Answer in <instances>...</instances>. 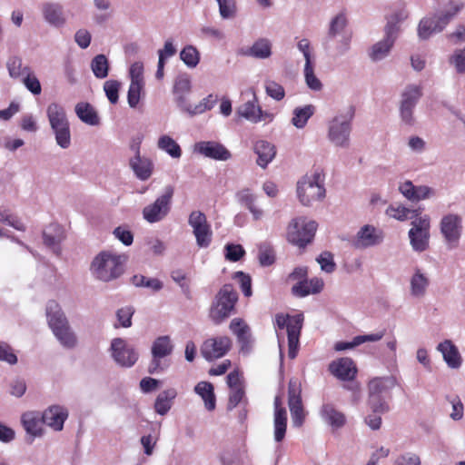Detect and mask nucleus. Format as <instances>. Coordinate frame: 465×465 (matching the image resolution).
<instances>
[{"mask_svg":"<svg viewBox=\"0 0 465 465\" xmlns=\"http://www.w3.org/2000/svg\"><path fill=\"white\" fill-rule=\"evenodd\" d=\"M127 257L112 252H100L92 262L95 277L104 282L118 278L124 272V264Z\"/></svg>","mask_w":465,"mask_h":465,"instance_id":"obj_1","label":"nucleus"},{"mask_svg":"<svg viewBox=\"0 0 465 465\" xmlns=\"http://www.w3.org/2000/svg\"><path fill=\"white\" fill-rule=\"evenodd\" d=\"M46 316L50 328L60 342L65 347H74L76 337L71 331L67 319L55 301H50L47 303Z\"/></svg>","mask_w":465,"mask_h":465,"instance_id":"obj_2","label":"nucleus"},{"mask_svg":"<svg viewBox=\"0 0 465 465\" xmlns=\"http://www.w3.org/2000/svg\"><path fill=\"white\" fill-rule=\"evenodd\" d=\"M238 293L232 284H224L219 290L209 311V317L215 324H221L235 309Z\"/></svg>","mask_w":465,"mask_h":465,"instance_id":"obj_3","label":"nucleus"},{"mask_svg":"<svg viewBox=\"0 0 465 465\" xmlns=\"http://www.w3.org/2000/svg\"><path fill=\"white\" fill-rule=\"evenodd\" d=\"M297 193L303 205H311L313 202L325 196L324 173L322 169H314L312 175H305L297 185Z\"/></svg>","mask_w":465,"mask_h":465,"instance_id":"obj_4","label":"nucleus"},{"mask_svg":"<svg viewBox=\"0 0 465 465\" xmlns=\"http://www.w3.org/2000/svg\"><path fill=\"white\" fill-rule=\"evenodd\" d=\"M303 323V315L296 314L290 316L288 314H276L275 324L282 330L286 328L288 335V356L294 359L298 353L299 339Z\"/></svg>","mask_w":465,"mask_h":465,"instance_id":"obj_5","label":"nucleus"},{"mask_svg":"<svg viewBox=\"0 0 465 465\" xmlns=\"http://www.w3.org/2000/svg\"><path fill=\"white\" fill-rule=\"evenodd\" d=\"M318 224L304 218L293 219L287 228V240L299 248H305L314 238Z\"/></svg>","mask_w":465,"mask_h":465,"instance_id":"obj_6","label":"nucleus"},{"mask_svg":"<svg viewBox=\"0 0 465 465\" xmlns=\"http://www.w3.org/2000/svg\"><path fill=\"white\" fill-rule=\"evenodd\" d=\"M401 20V17L400 14H394L388 20L385 26L384 39L373 45L371 49L370 57L371 60H381L389 54L395 43V40L397 39L398 33L400 31L398 24Z\"/></svg>","mask_w":465,"mask_h":465,"instance_id":"obj_7","label":"nucleus"},{"mask_svg":"<svg viewBox=\"0 0 465 465\" xmlns=\"http://www.w3.org/2000/svg\"><path fill=\"white\" fill-rule=\"evenodd\" d=\"M393 386V381L389 378L376 377L368 383L369 400L368 404L373 412L386 413L390 407L381 398Z\"/></svg>","mask_w":465,"mask_h":465,"instance_id":"obj_8","label":"nucleus"},{"mask_svg":"<svg viewBox=\"0 0 465 465\" xmlns=\"http://www.w3.org/2000/svg\"><path fill=\"white\" fill-rule=\"evenodd\" d=\"M174 189L172 185L164 188L163 193L154 203L145 206L143 210V218L150 223L162 221L171 210V203Z\"/></svg>","mask_w":465,"mask_h":465,"instance_id":"obj_9","label":"nucleus"},{"mask_svg":"<svg viewBox=\"0 0 465 465\" xmlns=\"http://www.w3.org/2000/svg\"><path fill=\"white\" fill-rule=\"evenodd\" d=\"M353 112L333 118L329 124L328 137L336 146L347 147L350 143L351 121Z\"/></svg>","mask_w":465,"mask_h":465,"instance_id":"obj_10","label":"nucleus"},{"mask_svg":"<svg viewBox=\"0 0 465 465\" xmlns=\"http://www.w3.org/2000/svg\"><path fill=\"white\" fill-rule=\"evenodd\" d=\"M188 223L193 228L197 245L200 248H207L212 242L213 232L205 214L200 211H193L189 216Z\"/></svg>","mask_w":465,"mask_h":465,"instance_id":"obj_11","label":"nucleus"},{"mask_svg":"<svg viewBox=\"0 0 465 465\" xmlns=\"http://www.w3.org/2000/svg\"><path fill=\"white\" fill-rule=\"evenodd\" d=\"M411 224L409 232L411 244L414 251L423 252L429 247L430 218L427 215L416 218Z\"/></svg>","mask_w":465,"mask_h":465,"instance_id":"obj_12","label":"nucleus"},{"mask_svg":"<svg viewBox=\"0 0 465 465\" xmlns=\"http://www.w3.org/2000/svg\"><path fill=\"white\" fill-rule=\"evenodd\" d=\"M301 386L297 381L291 380L288 385V405L291 411L292 424L302 427L305 420V411L301 396Z\"/></svg>","mask_w":465,"mask_h":465,"instance_id":"obj_13","label":"nucleus"},{"mask_svg":"<svg viewBox=\"0 0 465 465\" xmlns=\"http://www.w3.org/2000/svg\"><path fill=\"white\" fill-rule=\"evenodd\" d=\"M232 348V340L228 336H217L205 340L201 353L207 361L223 357Z\"/></svg>","mask_w":465,"mask_h":465,"instance_id":"obj_14","label":"nucleus"},{"mask_svg":"<svg viewBox=\"0 0 465 465\" xmlns=\"http://www.w3.org/2000/svg\"><path fill=\"white\" fill-rule=\"evenodd\" d=\"M462 231V220L458 214L450 213L440 221V232L450 247L457 246Z\"/></svg>","mask_w":465,"mask_h":465,"instance_id":"obj_15","label":"nucleus"},{"mask_svg":"<svg viewBox=\"0 0 465 465\" xmlns=\"http://www.w3.org/2000/svg\"><path fill=\"white\" fill-rule=\"evenodd\" d=\"M194 151L205 157L218 161H226L232 156L231 153L224 145L214 141H202L196 143Z\"/></svg>","mask_w":465,"mask_h":465,"instance_id":"obj_16","label":"nucleus"},{"mask_svg":"<svg viewBox=\"0 0 465 465\" xmlns=\"http://www.w3.org/2000/svg\"><path fill=\"white\" fill-rule=\"evenodd\" d=\"M111 348L114 359L122 366L131 367L138 359V355L134 350L128 347L125 341L121 338L114 339Z\"/></svg>","mask_w":465,"mask_h":465,"instance_id":"obj_17","label":"nucleus"},{"mask_svg":"<svg viewBox=\"0 0 465 465\" xmlns=\"http://www.w3.org/2000/svg\"><path fill=\"white\" fill-rule=\"evenodd\" d=\"M383 239L381 231L372 225H364L357 232L352 245L357 249H365L379 244Z\"/></svg>","mask_w":465,"mask_h":465,"instance_id":"obj_18","label":"nucleus"},{"mask_svg":"<svg viewBox=\"0 0 465 465\" xmlns=\"http://www.w3.org/2000/svg\"><path fill=\"white\" fill-rule=\"evenodd\" d=\"M237 113L240 116L249 120L252 123L257 124L262 121H272V114L262 111V108L258 104V101L255 95L252 101H248L242 104Z\"/></svg>","mask_w":465,"mask_h":465,"instance_id":"obj_19","label":"nucleus"},{"mask_svg":"<svg viewBox=\"0 0 465 465\" xmlns=\"http://www.w3.org/2000/svg\"><path fill=\"white\" fill-rule=\"evenodd\" d=\"M328 370L334 377L341 381H352L358 371L354 361L347 357L331 361Z\"/></svg>","mask_w":465,"mask_h":465,"instance_id":"obj_20","label":"nucleus"},{"mask_svg":"<svg viewBox=\"0 0 465 465\" xmlns=\"http://www.w3.org/2000/svg\"><path fill=\"white\" fill-rule=\"evenodd\" d=\"M67 417V410L59 405L50 406L42 413V420L44 424L56 431L63 430L64 423Z\"/></svg>","mask_w":465,"mask_h":465,"instance_id":"obj_21","label":"nucleus"},{"mask_svg":"<svg viewBox=\"0 0 465 465\" xmlns=\"http://www.w3.org/2000/svg\"><path fill=\"white\" fill-rule=\"evenodd\" d=\"M192 89L191 80L188 75L182 74L176 77L173 84V94L178 106L184 112L188 113L191 104L188 103L187 96Z\"/></svg>","mask_w":465,"mask_h":465,"instance_id":"obj_22","label":"nucleus"},{"mask_svg":"<svg viewBox=\"0 0 465 465\" xmlns=\"http://www.w3.org/2000/svg\"><path fill=\"white\" fill-rule=\"evenodd\" d=\"M320 415L324 422L331 426L332 430L341 429L346 423L345 414L336 409L331 403L323 404L321 408Z\"/></svg>","mask_w":465,"mask_h":465,"instance_id":"obj_23","label":"nucleus"},{"mask_svg":"<svg viewBox=\"0 0 465 465\" xmlns=\"http://www.w3.org/2000/svg\"><path fill=\"white\" fill-rule=\"evenodd\" d=\"M64 232L61 225L58 223H51L44 232L43 239L44 243L52 251L59 254L60 253V243L64 239Z\"/></svg>","mask_w":465,"mask_h":465,"instance_id":"obj_24","label":"nucleus"},{"mask_svg":"<svg viewBox=\"0 0 465 465\" xmlns=\"http://www.w3.org/2000/svg\"><path fill=\"white\" fill-rule=\"evenodd\" d=\"M22 424L25 431L33 437H39L43 434L44 423L42 414L37 411H27L22 415Z\"/></svg>","mask_w":465,"mask_h":465,"instance_id":"obj_25","label":"nucleus"},{"mask_svg":"<svg viewBox=\"0 0 465 465\" xmlns=\"http://www.w3.org/2000/svg\"><path fill=\"white\" fill-rule=\"evenodd\" d=\"M253 149L258 156L256 163L262 168L267 167L276 155L275 146L267 141L256 142Z\"/></svg>","mask_w":465,"mask_h":465,"instance_id":"obj_26","label":"nucleus"},{"mask_svg":"<svg viewBox=\"0 0 465 465\" xmlns=\"http://www.w3.org/2000/svg\"><path fill=\"white\" fill-rule=\"evenodd\" d=\"M438 350L442 353L448 366L457 369L461 365V357L458 348L450 340H445L438 345Z\"/></svg>","mask_w":465,"mask_h":465,"instance_id":"obj_27","label":"nucleus"},{"mask_svg":"<svg viewBox=\"0 0 465 465\" xmlns=\"http://www.w3.org/2000/svg\"><path fill=\"white\" fill-rule=\"evenodd\" d=\"M322 288L323 281L319 278H312L298 282L297 284L292 286V292L296 296L305 297L311 293L320 292Z\"/></svg>","mask_w":465,"mask_h":465,"instance_id":"obj_28","label":"nucleus"},{"mask_svg":"<svg viewBox=\"0 0 465 465\" xmlns=\"http://www.w3.org/2000/svg\"><path fill=\"white\" fill-rule=\"evenodd\" d=\"M385 332L386 331L382 330L373 334L355 336L351 341H338L335 343L334 349L336 351H341L345 350L353 349L366 341H377L383 338Z\"/></svg>","mask_w":465,"mask_h":465,"instance_id":"obj_29","label":"nucleus"},{"mask_svg":"<svg viewBox=\"0 0 465 465\" xmlns=\"http://www.w3.org/2000/svg\"><path fill=\"white\" fill-rule=\"evenodd\" d=\"M401 193L411 201H420L429 197L430 188L428 186H415L410 181L403 183L400 186Z\"/></svg>","mask_w":465,"mask_h":465,"instance_id":"obj_30","label":"nucleus"},{"mask_svg":"<svg viewBox=\"0 0 465 465\" xmlns=\"http://www.w3.org/2000/svg\"><path fill=\"white\" fill-rule=\"evenodd\" d=\"M130 165L140 180H147L152 175L153 164L148 159L140 157L138 148L136 149V156L131 160Z\"/></svg>","mask_w":465,"mask_h":465,"instance_id":"obj_31","label":"nucleus"},{"mask_svg":"<svg viewBox=\"0 0 465 465\" xmlns=\"http://www.w3.org/2000/svg\"><path fill=\"white\" fill-rule=\"evenodd\" d=\"M47 116L52 129L69 125L64 109L56 103L49 104Z\"/></svg>","mask_w":465,"mask_h":465,"instance_id":"obj_32","label":"nucleus"},{"mask_svg":"<svg viewBox=\"0 0 465 465\" xmlns=\"http://www.w3.org/2000/svg\"><path fill=\"white\" fill-rule=\"evenodd\" d=\"M444 29L438 16L423 18L420 20L418 27V35L421 39H428L432 34L440 32Z\"/></svg>","mask_w":465,"mask_h":465,"instance_id":"obj_33","label":"nucleus"},{"mask_svg":"<svg viewBox=\"0 0 465 465\" xmlns=\"http://www.w3.org/2000/svg\"><path fill=\"white\" fill-rule=\"evenodd\" d=\"M177 396L175 389H167L162 391L154 402V410L160 415H165L171 409L173 401Z\"/></svg>","mask_w":465,"mask_h":465,"instance_id":"obj_34","label":"nucleus"},{"mask_svg":"<svg viewBox=\"0 0 465 465\" xmlns=\"http://www.w3.org/2000/svg\"><path fill=\"white\" fill-rule=\"evenodd\" d=\"M194 391L199 394L204 401L205 408L208 411H213L216 406V399L213 391V386L211 382L201 381L199 382Z\"/></svg>","mask_w":465,"mask_h":465,"instance_id":"obj_35","label":"nucleus"},{"mask_svg":"<svg viewBox=\"0 0 465 465\" xmlns=\"http://www.w3.org/2000/svg\"><path fill=\"white\" fill-rule=\"evenodd\" d=\"M46 22L54 26H61L64 24L62 9L54 4H45L42 8Z\"/></svg>","mask_w":465,"mask_h":465,"instance_id":"obj_36","label":"nucleus"},{"mask_svg":"<svg viewBox=\"0 0 465 465\" xmlns=\"http://www.w3.org/2000/svg\"><path fill=\"white\" fill-rule=\"evenodd\" d=\"M77 116L85 124L95 125L99 123V118L93 106L88 103H79L75 106Z\"/></svg>","mask_w":465,"mask_h":465,"instance_id":"obj_37","label":"nucleus"},{"mask_svg":"<svg viewBox=\"0 0 465 465\" xmlns=\"http://www.w3.org/2000/svg\"><path fill=\"white\" fill-rule=\"evenodd\" d=\"M315 107L312 104H308L303 107H296L293 110V116L292 119V124L297 128H303L308 120L313 115Z\"/></svg>","mask_w":465,"mask_h":465,"instance_id":"obj_38","label":"nucleus"},{"mask_svg":"<svg viewBox=\"0 0 465 465\" xmlns=\"http://www.w3.org/2000/svg\"><path fill=\"white\" fill-rule=\"evenodd\" d=\"M173 351V344L169 336H160L153 343L152 355L166 357Z\"/></svg>","mask_w":465,"mask_h":465,"instance_id":"obj_39","label":"nucleus"},{"mask_svg":"<svg viewBox=\"0 0 465 465\" xmlns=\"http://www.w3.org/2000/svg\"><path fill=\"white\" fill-rule=\"evenodd\" d=\"M348 24L347 17L345 14L341 13L337 15L330 24V28L328 31L327 35V43H325L326 45H330L329 41L335 38L337 35H341L343 30L345 29L346 25Z\"/></svg>","mask_w":465,"mask_h":465,"instance_id":"obj_40","label":"nucleus"},{"mask_svg":"<svg viewBox=\"0 0 465 465\" xmlns=\"http://www.w3.org/2000/svg\"><path fill=\"white\" fill-rule=\"evenodd\" d=\"M6 67L12 78L18 79L28 74L31 70L28 66H23L22 59L18 56H12L7 60Z\"/></svg>","mask_w":465,"mask_h":465,"instance_id":"obj_41","label":"nucleus"},{"mask_svg":"<svg viewBox=\"0 0 465 465\" xmlns=\"http://www.w3.org/2000/svg\"><path fill=\"white\" fill-rule=\"evenodd\" d=\"M158 147L173 158H180L182 155L180 145L169 135H163L159 138Z\"/></svg>","mask_w":465,"mask_h":465,"instance_id":"obj_42","label":"nucleus"},{"mask_svg":"<svg viewBox=\"0 0 465 465\" xmlns=\"http://www.w3.org/2000/svg\"><path fill=\"white\" fill-rule=\"evenodd\" d=\"M91 68L95 77L104 79L108 75L109 64L104 54H97L91 63Z\"/></svg>","mask_w":465,"mask_h":465,"instance_id":"obj_43","label":"nucleus"},{"mask_svg":"<svg viewBox=\"0 0 465 465\" xmlns=\"http://www.w3.org/2000/svg\"><path fill=\"white\" fill-rule=\"evenodd\" d=\"M428 285V279L420 271H417L411 280V294L417 297L422 296Z\"/></svg>","mask_w":465,"mask_h":465,"instance_id":"obj_44","label":"nucleus"},{"mask_svg":"<svg viewBox=\"0 0 465 465\" xmlns=\"http://www.w3.org/2000/svg\"><path fill=\"white\" fill-rule=\"evenodd\" d=\"M131 282L136 287H147L154 292L160 291L163 288V282L156 279H147L142 274L134 275L131 279Z\"/></svg>","mask_w":465,"mask_h":465,"instance_id":"obj_45","label":"nucleus"},{"mask_svg":"<svg viewBox=\"0 0 465 465\" xmlns=\"http://www.w3.org/2000/svg\"><path fill=\"white\" fill-rule=\"evenodd\" d=\"M387 213L397 220L404 221L408 218H418L417 216L420 213V210H410L404 206H390L387 209Z\"/></svg>","mask_w":465,"mask_h":465,"instance_id":"obj_46","label":"nucleus"},{"mask_svg":"<svg viewBox=\"0 0 465 465\" xmlns=\"http://www.w3.org/2000/svg\"><path fill=\"white\" fill-rule=\"evenodd\" d=\"M250 54L256 58H267L271 55V44L267 39L256 41L250 49Z\"/></svg>","mask_w":465,"mask_h":465,"instance_id":"obj_47","label":"nucleus"},{"mask_svg":"<svg viewBox=\"0 0 465 465\" xmlns=\"http://www.w3.org/2000/svg\"><path fill=\"white\" fill-rule=\"evenodd\" d=\"M258 260L262 266H270L275 262V252L272 247L263 243L259 246Z\"/></svg>","mask_w":465,"mask_h":465,"instance_id":"obj_48","label":"nucleus"},{"mask_svg":"<svg viewBox=\"0 0 465 465\" xmlns=\"http://www.w3.org/2000/svg\"><path fill=\"white\" fill-rule=\"evenodd\" d=\"M216 96L209 94L207 97L203 98L198 104H195L194 106L191 105L190 108H188V114L190 115H195L211 110L216 104Z\"/></svg>","mask_w":465,"mask_h":465,"instance_id":"obj_49","label":"nucleus"},{"mask_svg":"<svg viewBox=\"0 0 465 465\" xmlns=\"http://www.w3.org/2000/svg\"><path fill=\"white\" fill-rule=\"evenodd\" d=\"M462 7V3L456 1L449 2L448 9L445 10L440 16H438V19L443 27H445L450 23V21L461 10Z\"/></svg>","mask_w":465,"mask_h":465,"instance_id":"obj_50","label":"nucleus"},{"mask_svg":"<svg viewBox=\"0 0 465 465\" xmlns=\"http://www.w3.org/2000/svg\"><path fill=\"white\" fill-rule=\"evenodd\" d=\"M462 7V3L456 1L449 2L448 9L445 10L440 16H438V19L443 27H445L450 23V21L461 10Z\"/></svg>","mask_w":465,"mask_h":465,"instance_id":"obj_51","label":"nucleus"},{"mask_svg":"<svg viewBox=\"0 0 465 465\" xmlns=\"http://www.w3.org/2000/svg\"><path fill=\"white\" fill-rule=\"evenodd\" d=\"M462 7V3L456 1L449 2L448 9L445 10L440 16H438V19L443 27H445L450 23V21L461 10Z\"/></svg>","mask_w":465,"mask_h":465,"instance_id":"obj_52","label":"nucleus"},{"mask_svg":"<svg viewBox=\"0 0 465 465\" xmlns=\"http://www.w3.org/2000/svg\"><path fill=\"white\" fill-rule=\"evenodd\" d=\"M180 57L189 67H195L200 60L199 52L193 45L185 46L181 51Z\"/></svg>","mask_w":465,"mask_h":465,"instance_id":"obj_53","label":"nucleus"},{"mask_svg":"<svg viewBox=\"0 0 465 465\" xmlns=\"http://www.w3.org/2000/svg\"><path fill=\"white\" fill-rule=\"evenodd\" d=\"M304 76L305 81L309 88L314 91H319L322 89V84L321 81L314 74L312 63H305L304 65Z\"/></svg>","mask_w":465,"mask_h":465,"instance_id":"obj_54","label":"nucleus"},{"mask_svg":"<svg viewBox=\"0 0 465 465\" xmlns=\"http://www.w3.org/2000/svg\"><path fill=\"white\" fill-rule=\"evenodd\" d=\"M422 93L420 86L409 85L402 94L401 103L407 102L409 105L415 106Z\"/></svg>","mask_w":465,"mask_h":465,"instance_id":"obj_55","label":"nucleus"},{"mask_svg":"<svg viewBox=\"0 0 465 465\" xmlns=\"http://www.w3.org/2000/svg\"><path fill=\"white\" fill-rule=\"evenodd\" d=\"M223 18H232L236 14V0H216Z\"/></svg>","mask_w":465,"mask_h":465,"instance_id":"obj_56","label":"nucleus"},{"mask_svg":"<svg viewBox=\"0 0 465 465\" xmlns=\"http://www.w3.org/2000/svg\"><path fill=\"white\" fill-rule=\"evenodd\" d=\"M23 84L25 86L34 94L37 95L41 94L42 87L38 78L30 70L28 74L22 77Z\"/></svg>","mask_w":465,"mask_h":465,"instance_id":"obj_57","label":"nucleus"},{"mask_svg":"<svg viewBox=\"0 0 465 465\" xmlns=\"http://www.w3.org/2000/svg\"><path fill=\"white\" fill-rule=\"evenodd\" d=\"M266 94L276 101H281L285 96V91L282 85L275 81H267L265 83Z\"/></svg>","mask_w":465,"mask_h":465,"instance_id":"obj_58","label":"nucleus"},{"mask_svg":"<svg viewBox=\"0 0 465 465\" xmlns=\"http://www.w3.org/2000/svg\"><path fill=\"white\" fill-rule=\"evenodd\" d=\"M233 278L238 280L244 296L250 297L252 294L251 276L243 272H236Z\"/></svg>","mask_w":465,"mask_h":465,"instance_id":"obj_59","label":"nucleus"},{"mask_svg":"<svg viewBox=\"0 0 465 465\" xmlns=\"http://www.w3.org/2000/svg\"><path fill=\"white\" fill-rule=\"evenodd\" d=\"M134 310L132 307L121 308L116 312V317L119 322V325H115V328L124 327L128 328L132 325V317Z\"/></svg>","mask_w":465,"mask_h":465,"instance_id":"obj_60","label":"nucleus"},{"mask_svg":"<svg viewBox=\"0 0 465 465\" xmlns=\"http://www.w3.org/2000/svg\"><path fill=\"white\" fill-rule=\"evenodd\" d=\"M120 88V83L115 80L106 81L104 84V90L111 104H116L118 102V93Z\"/></svg>","mask_w":465,"mask_h":465,"instance_id":"obj_61","label":"nucleus"},{"mask_svg":"<svg viewBox=\"0 0 465 465\" xmlns=\"http://www.w3.org/2000/svg\"><path fill=\"white\" fill-rule=\"evenodd\" d=\"M420 458L418 454L404 452L395 458L393 465H420Z\"/></svg>","mask_w":465,"mask_h":465,"instance_id":"obj_62","label":"nucleus"},{"mask_svg":"<svg viewBox=\"0 0 465 465\" xmlns=\"http://www.w3.org/2000/svg\"><path fill=\"white\" fill-rule=\"evenodd\" d=\"M55 134L56 143L62 148H68L71 143L69 125L53 129Z\"/></svg>","mask_w":465,"mask_h":465,"instance_id":"obj_63","label":"nucleus"},{"mask_svg":"<svg viewBox=\"0 0 465 465\" xmlns=\"http://www.w3.org/2000/svg\"><path fill=\"white\" fill-rule=\"evenodd\" d=\"M450 63L454 64L459 74L465 73V47L457 50L450 58Z\"/></svg>","mask_w":465,"mask_h":465,"instance_id":"obj_64","label":"nucleus"}]
</instances>
